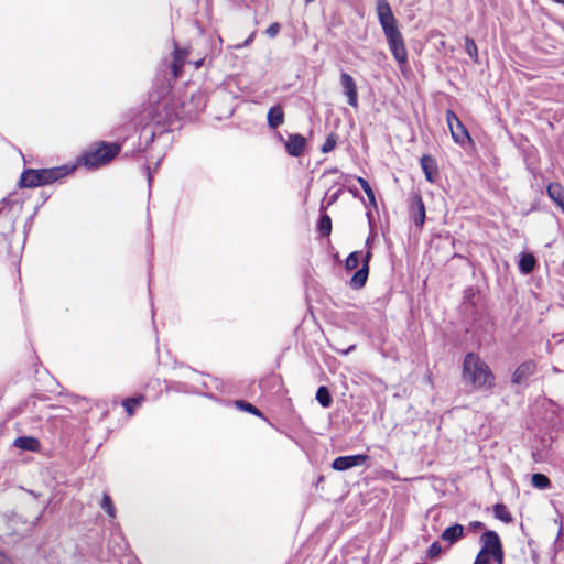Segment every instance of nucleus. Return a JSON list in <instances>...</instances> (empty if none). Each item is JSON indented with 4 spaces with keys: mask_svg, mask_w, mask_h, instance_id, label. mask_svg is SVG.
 <instances>
[{
    "mask_svg": "<svg viewBox=\"0 0 564 564\" xmlns=\"http://www.w3.org/2000/svg\"><path fill=\"white\" fill-rule=\"evenodd\" d=\"M376 12L389 50L400 68H402L408 64V51L389 2L387 0H378L376 3Z\"/></svg>",
    "mask_w": 564,
    "mask_h": 564,
    "instance_id": "f257e3e1",
    "label": "nucleus"
},
{
    "mask_svg": "<svg viewBox=\"0 0 564 564\" xmlns=\"http://www.w3.org/2000/svg\"><path fill=\"white\" fill-rule=\"evenodd\" d=\"M490 376L489 367L479 356L469 352L466 355L463 364V380L474 388H481Z\"/></svg>",
    "mask_w": 564,
    "mask_h": 564,
    "instance_id": "f03ea898",
    "label": "nucleus"
},
{
    "mask_svg": "<svg viewBox=\"0 0 564 564\" xmlns=\"http://www.w3.org/2000/svg\"><path fill=\"white\" fill-rule=\"evenodd\" d=\"M65 167L26 170L21 174V187H36L53 183L67 174Z\"/></svg>",
    "mask_w": 564,
    "mask_h": 564,
    "instance_id": "7ed1b4c3",
    "label": "nucleus"
},
{
    "mask_svg": "<svg viewBox=\"0 0 564 564\" xmlns=\"http://www.w3.org/2000/svg\"><path fill=\"white\" fill-rule=\"evenodd\" d=\"M120 151L117 144L101 143L99 148L85 153L82 162L89 169H97L110 162Z\"/></svg>",
    "mask_w": 564,
    "mask_h": 564,
    "instance_id": "20e7f679",
    "label": "nucleus"
},
{
    "mask_svg": "<svg viewBox=\"0 0 564 564\" xmlns=\"http://www.w3.org/2000/svg\"><path fill=\"white\" fill-rule=\"evenodd\" d=\"M446 121L453 140L460 145L471 142V138L460 119L452 110L446 111Z\"/></svg>",
    "mask_w": 564,
    "mask_h": 564,
    "instance_id": "39448f33",
    "label": "nucleus"
},
{
    "mask_svg": "<svg viewBox=\"0 0 564 564\" xmlns=\"http://www.w3.org/2000/svg\"><path fill=\"white\" fill-rule=\"evenodd\" d=\"M368 459L369 456L365 454L339 456L333 460L332 468L338 471H344L352 467L364 465Z\"/></svg>",
    "mask_w": 564,
    "mask_h": 564,
    "instance_id": "423d86ee",
    "label": "nucleus"
},
{
    "mask_svg": "<svg viewBox=\"0 0 564 564\" xmlns=\"http://www.w3.org/2000/svg\"><path fill=\"white\" fill-rule=\"evenodd\" d=\"M340 86L344 95L347 97L348 104L352 108L358 107V89L355 79L348 74L343 72L340 74Z\"/></svg>",
    "mask_w": 564,
    "mask_h": 564,
    "instance_id": "0eeeda50",
    "label": "nucleus"
},
{
    "mask_svg": "<svg viewBox=\"0 0 564 564\" xmlns=\"http://www.w3.org/2000/svg\"><path fill=\"white\" fill-rule=\"evenodd\" d=\"M485 545L476 556L474 564H490L494 557V531H488L482 535Z\"/></svg>",
    "mask_w": 564,
    "mask_h": 564,
    "instance_id": "6e6552de",
    "label": "nucleus"
},
{
    "mask_svg": "<svg viewBox=\"0 0 564 564\" xmlns=\"http://www.w3.org/2000/svg\"><path fill=\"white\" fill-rule=\"evenodd\" d=\"M306 140L301 134H290L285 143L286 152L292 156H300L304 152Z\"/></svg>",
    "mask_w": 564,
    "mask_h": 564,
    "instance_id": "1a4fd4ad",
    "label": "nucleus"
},
{
    "mask_svg": "<svg viewBox=\"0 0 564 564\" xmlns=\"http://www.w3.org/2000/svg\"><path fill=\"white\" fill-rule=\"evenodd\" d=\"M188 56V51L180 48L176 43H174V55L173 62L171 64L172 75L174 78H178L182 74L183 66L185 64V59Z\"/></svg>",
    "mask_w": 564,
    "mask_h": 564,
    "instance_id": "9d476101",
    "label": "nucleus"
},
{
    "mask_svg": "<svg viewBox=\"0 0 564 564\" xmlns=\"http://www.w3.org/2000/svg\"><path fill=\"white\" fill-rule=\"evenodd\" d=\"M420 164L424 172L425 178L430 183H434L438 175L437 164H436V161L434 160V158L425 154L421 158Z\"/></svg>",
    "mask_w": 564,
    "mask_h": 564,
    "instance_id": "9b49d317",
    "label": "nucleus"
},
{
    "mask_svg": "<svg viewBox=\"0 0 564 564\" xmlns=\"http://www.w3.org/2000/svg\"><path fill=\"white\" fill-rule=\"evenodd\" d=\"M536 366L533 361L522 362L514 371L512 381L514 383H523L527 379L535 372Z\"/></svg>",
    "mask_w": 564,
    "mask_h": 564,
    "instance_id": "f8f14e48",
    "label": "nucleus"
},
{
    "mask_svg": "<svg viewBox=\"0 0 564 564\" xmlns=\"http://www.w3.org/2000/svg\"><path fill=\"white\" fill-rule=\"evenodd\" d=\"M412 215L414 224L417 227H422L425 220V206L420 195H415L412 198Z\"/></svg>",
    "mask_w": 564,
    "mask_h": 564,
    "instance_id": "ddd939ff",
    "label": "nucleus"
},
{
    "mask_svg": "<svg viewBox=\"0 0 564 564\" xmlns=\"http://www.w3.org/2000/svg\"><path fill=\"white\" fill-rule=\"evenodd\" d=\"M549 197L562 209L564 213V187L558 183H551L546 188Z\"/></svg>",
    "mask_w": 564,
    "mask_h": 564,
    "instance_id": "4468645a",
    "label": "nucleus"
},
{
    "mask_svg": "<svg viewBox=\"0 0 564 564\" xmlns=\"http://www.w3.org/2000/svg\"><path fill=\"white\" fill-rule=\"evenodd\" d=\"M267 118L269 127L276 129L284 122V112L280 106H274L269 109Z\"/></svg>",
    "mask_w": 564,
    "mask_h": 564,
    "instance_id": "2eb2a0df",
    "label": "nucleus"
},
{
    "mask_svg": "<svg viewBox=\"0 0 564 564\" xmlns=\"http://www.w3.org/2000/svg\"><path fill=\"white\" fill-rule=\"evenodd\" d=\"M368 273L369 267L367 264H362V267L352 275L350 285L355 289L362 288L368 279Z\"/></svg>",
    "mask_w": 564,
    "mask_h": 564,
    "instance_id": "dca6fc26",
    "label": "nucleus"
},
{
    "mask_svg": "<svg viewBox=\"0 0 564 564\" xmlns=\"http://www.w3.org/2000/svg\"><path fill=\"white\" fill-rule=\"evenodd\" d=\"M464 532V528L460 524H454L452 527L446 528L442 533V539L444 541H448L449 543L456 542Z\"/></svg>",
    "mask_w": 564,
    "mask_h": 564,
    "instance_id": "f3484780",
    "label": "nucleus"
},
{
    "mask_svg": "<svg viewBox=\"0 0 564 564\" xmlns=\"http://www.w3.org/2000/svg\"><path fill=\"white\" fill-rule=\"evenodd\" d=\"M14 445L21 449L36 451L39 447V441L34 437H18L14 441Z\"/></svg>",
    "mask_w": 564,
    "mask_h": 564,
    "instance_id": "a211bd4d",
    "label": "nucleus"
},
{
    "mask_svg": "<svg viewBox=\"0 0 564 564\" xmlns=\"http://www.w3.org/2000/svg\"><path fill=\"white\" fill-rule=\"evenodd\" d=\"M535 267V258L530 253H524L520 258L519 268L521 272L528 274L533 271Z\"/></svg>",
    "mask_w": 564,
    "mask_h": 564,
    "instance_id": "6ab92c4d",
    "label": "nucleus"
},
{
    "mask_svg": "<svg viewBox=\"0 0 564 564\" xmlns=\"http://www.w3.org/2000/svg\"><path fill=\"white\" fill-rule=\"evenodd\" d=\"M316 400L323 408H328L332 404V397L326 387L322 386L317 389Z\"/></svg>",
    "mask_w": 564,
    "mask_h": 564,
    "instance_id": "aec40b11",
    "label": "nucleus"
},
{
    "mask_svg": "<svg viewBox=\"0 0 564 564\" xmlns=\"http://www.w3.org/2000/svg\"><path fill=\"white\" fill-rule=\"evenodd\" d=\"M531 482L538 489H546L550 486V479L539 473L532 475Z\"/></svg>",
    "mask_w": 564,
    "mask_h": 564,
    "instance_id": "412c9836",
    "label": "nucleus"
},
{
    "mask_svg": "<svg viewBox=\"0 0 564 564\" xmlns=\"http://www.w3.org/2000/svg\"><path fill=\"white\" fill-rule=\"evenodd\" d=\"M142 401H143V397L128 398V399L123 400L122 405L124 406L128 415L131 416L134 413V406L140 405Z\"/></svg>",
    "mask_w": 564,
    "mask_h": 564,
    "instance_id": "4be33fe9",
    "label": "nucleus"
},
{
    "mask_svg": "<svg viewBox=\"0 0 564 564\" xmlns=\"http://www.w3.org/2000/svg\"><path fill=\"white\" fill-rule=\"evenodd\" d=\"M318 229L323 236H328L332 231V220L328 215H323L318 223Z\"/></svg>",
    "mask_w": 564,
    "mask_h": 564,
    "instance_id": "5701e85b",
    "label": "nucleus"
},
{
    "mask_svg": "<svg viewBox=\"0 0 564 564\" xmlns=\"http://www.w3.org/2000/svg\"><path fill=\"white\" fill-rule=\"evenodd\" d=\"M358 183L360 184L361 188L366 193L368 199L371 204H376L375 193L370 186V184L362 177L357 178Z\"/></svg>",
    "mask_w": 564,
    "mask_h": 564,
    "instance_id": "b1692460",
    "label": "nucleus"
},
{
    "mask_svg": "<svg viewBox=\"0 0 564 564\" xmlns=\"http://www.w3.org/2000/svg\"><path fill=\"white\" fill-rule=\"evenodd\" d=\"M359 259L360 254L358 251L351 252L345 261V268L349 271L356 269L359 264Z\"/></svg>",
    "mask_w": 564,
    "mask_h": 564,
    "instance_id": "393cba45",
    "label": "nucleus"
},
{
    "mask_svg": "<svg viewBox=\"0 0 564 564\" xmlns=\"http://www.w3.org/2000/svg\"><path fill=\"white\" fill-rule=\"evenodd\" d=\"M102 509L108 513L109 517L115 518V506L108 495H104L102 501H101Z\"/></svg>",
    "mask_w": 564,
    "mask_h": 564,
    "instance_id": "a878e982",
    "label": "nucleus"
},
{
    "mask_svg": "<svg viewBox=\"0 0 564 564\" xmlns=\"http://www.w3.org/2000/svg\"><path fill=\"white\" fill-rule=\"evenodd\" d=\"M236 405L239 409L243 410V411L252 413V414H254L257 416H261V412L254 405H252L251 403H248V402H245V401H237Z\"/></svg>",
    "mask_w": 564,
    "mask_h": 564,
    "instance_id": "bb28decb",
    "label": "nucleus"
},
{
    "mask_svg": "<svg viewBox=\"0 0 564 564\" xmlns=\"http://www.w3.org/2000/svg\"><path fill=\"white\" fill-rule=\"evenodd\" d=\"M496 518H499L500 520H502L507 523L511 521L510 513L508 512L506 507L502 505H496Z\"/></svg>",
    "mask_w": 564,
    "mask_h": 564,
    "instance_id": "cd10ccee",
    "label": "nucleus"
},
{
    "mask_svg": "<svg viewBox=\"0 0 564 564\" xmlns=\"http://www.w3.org/2000/svg\"><path fill=\"white\" fill-rule=\"evenodd\" d=\"M336 147V137L334 134H329L325 142L323 143L322 145V152L323 153H328L330 151H333Z\"/></svg>",
    "mask_w": 564,
    "mask_h": 564,
    "instance_id": "c85d7f7f",
    "label": "nucleus"
},
{
    "mask_svg": "<svg viewBox=\"0 0 564 564\" xmlns=\"http://www.w3.org/2000/svg\"><path fill=\"white\" fill-rule=\"evenodd\" d=\"M465 48L468 55L473 58L477 57V46L474 42V40L466 37L465 40Z\"/></svg>",
    "mask_w": 564,
    "mask_h": 564,
    "instance_id": "c756f323",
    "label": "nucleus"
},
{
    "mask_svg": "<svg viewBox=\"0 0 564 564\" xmlns=\"http://www.w3.org/2000/svg\"><path fill=\"white\" fill-rule=\"evenodd\" d=\"M442 552V547L441 545L437 543V542H434L433 544H431V546L429 547V551H427V556L430 558H434L436 556H438Z\"/></svg>",
    "mask_w": 564,
    "mask_h": 564,
    "instance_id": "7c9ffc66",
    "label": "nucleus"
},
{
    "mask_svg": "<svg viewBox=\"0 0 564 564\" xmlns=\"http://www.w3.org/2000/svg\"><path fill=\"white\" fill-rule=\"evenodd\" d=\"M280 32V24L274 22L272 24H270L268 26V29L265 30V33L268 34V36L270 37H275Z\"/></svg>",
    "mask_w": 564,
    "mask_h": 564,
    "instance_id": "2f4dec72",
    "label": "nucleus"
},
{
    "mask_svg": "<svg viewBox=\"0 0 564 564\" xmlns=\"http://www.w3.org/2000/svg\"><path fill=\"white\" fill-rule=\"evenodd\" d=\"M502 562V547L499 538L496 535V564Z\"/></svg>",
    "mask_w": 564,
    "mask_h": 564,
    "instance_id": "473e14b6",
    "label": "nucleus"
},
{
    "mask_svg": "<svg viewBox=\"0 0 564 564\" xmlns=\"http://www.w3.org/2000/svg\"><path fill=\"white\" fill-rule=\"evenodd\" d=\"M371 259V251L368 250L366 252V254L364 256V259H362V264H367L369 267V261Z\"/></svg>",
    "mask_w": 564,
    "mask_h": 564,
    "instance_id": "72a5a7b5",
    "label": "nucleus"
},
{
    "mask_svg": "<svg viewBox=\"0 0 564 564\" xmlns=\"http://www.w3.org/2000/svg\"><path fill=\"white\" fill-rule=\"evenodd\" d=\"M253 37H254V33H252L243 43L242 46H247L249 45L252 41H253Z\"/></svg>",
    "mask_w": 564,
    "mask_h": 564,
    "instance_id": "f704fd0d",
    "label": "nucleus"
},
{
    "mask_svg": "<svg viewBox=\"0 0 564 564\" xmlns=\"http://www.w3.org/2000/svg\"><path fill=\"white\" fill-rule=\"evenodd\" d=\"M7 562V556L3 552L0 551V564H6Z\"/></svg>",
    "mask_w": 564,
    "mask_h": 564,
    "instance_id": "c9c22d12",
    "label": "nucleus"
},
{
    "mask_svg": "<svg viewBox=\"0 0 564 564\" xmlns=\"http://www.w3.org/2000/svg\"><path fill=\"white\" fill-rule=\"evenodd\" d=\"M336 199H337V194H334V195L330 197L328 205L333 204Z\"/></svg>",
    "mask_w": 564,
    "mask_h": 564,
    "instance_id": "e433bc0d",
    "label": "nucleus"
},
{
    "mask_svg": "<svg viewBox=\"0 0 564 564\" xmlns=\"http://www.w3.org/2000/svg\"><path fill=\"white\" fill-rule=\"evenodd\" d=\"M473 527L477 528V529H480L482 527V523L481 522H474Z\"/></svg>",
    "mask_w": 564,
    "mask_h": 564,
    "instance_id": "4c0bfd02",
    "label": "nucleus"
},
{
    "mask_svg": "<svg viewBox=\"0 0 564 564\" xmlns=\"http://www.w3.org/2000/svg\"><path fill=\"white\" fill-rule=\"evenodd\" d=\"M203 65V59L195 62V67L199 68Z\"/></svg>",
    "mask_w": 564,
    "mask_h": 564,
    "instance_id": "58836bf2",
    "label": "nucleus"
},
{
    "mask_svg": "<svg viewBox=\"0 0 564 564\" xmlns=\"http://www.w3.org/2000/svg\"><path fill=\"white\" fill-rule=\"evenodd\" d=\"M148 180H149V182H151V180H152V174H151V172H148Z\"/></svg>",
    "mask_w": 564,
    "mask_h": 564,
    "instance_id": "ea45409f",
    "label": "nucleus"
},
{
    "mask_svg": "<svg viewBox=\"0 0 564 564\" xmlns=\"http://www.w3.org/2000/svg\"><path fill=\"white\" fill-rule=\"evenodd\" d=\"M553 1L556 2V3L564 4V0H553Z\"/></svg>",
    "mask_w": 564,
    "mask_h": 564,
    "instance_id": "a19ab883",
    "label": "nucleus"
},
{
    "mask_svg": "<svg viewBox=\"0 0 564 564\" xmlns=\"http://www.w3.org/2000/svg\"><path fill=\"white\" fill-rule=\"evenodd\" d=\"M305 2L310 3V2H313L314 0H304Z\"/></svg>",
    "mask_w": 564,
    "mask_h": 564,
    "instance_id": "79ce46f5",
    "label": "nucleus"
}]
</instances>
